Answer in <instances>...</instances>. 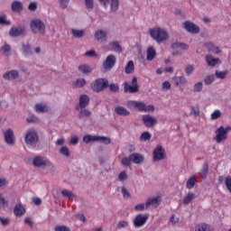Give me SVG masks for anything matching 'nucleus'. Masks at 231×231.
I'll list each match as a JSON object with an SVG mask.
<instances>
[{
  "instance_id": "nucleus-9",
  "label": "nucleus",
  "mask_w": 231,
  "mask_h": 231,
  "mask_svg": "<svg viewBox=\"0 0 231 231\" xmlns=\"http://www.w3.org/2000/svg\"><path fill=\"white\" fill-rule=\"evenodd\" d=\"M153 162H162V160H165V148L162 145H157L153 150Z\"/></svg>"
},
{
  "instance_id": "nucleus-4",
  "label": "nucleus",
  "mask_w": 231,
  "mask_h": 231,
  "mask_svg": "<svg viewBox=\"0 0 231 231\" xmlns=\"http://www.w3.org/2000/svg\"><path fill=\"white\" fill-rule=\"evenodd\" d=\"M230 131H231V126H226V128L223 125L219 126L215 131V134H216L215 140L217 143H221L222 142H225V140H227L228 133H230Z\"/></svg>"
},
{
  "instance_id": "nucleus-22",
  "label": "nucleus",
  "mask_w": 231,
  "mask_h": 231,
  "mask_svg": "<svg viewBox=\"0 0 231 231\" xmlns=\"http://www.w3.org/2000/svg\"><path fill=\"white\" fill-rule=\"evenodd\" d=\"M130 158L132 160V163H135V165H140V163H143V160H145L143 155L138 152L130 154Z\"/></svg>"
},
{
  "instance_id": "nucleus-19",
  "label": "nucleus",
  "mask_w": 231,
  "mask_h": 231,
  "mask_svg": "<svg viewBox=\"0 0 231 231\" xmlns=\"http://www.w3.org/2000/svg\"><path fill=\"white\" fill-rule=\"evenodd\" d=\"M160 203H162V197L158 196L152 199H148L145 207L146 208L149 207H153V208H158L160 206Z\"/></svg>"
},
{
  "instance_id": "nucleus-46",
  "label": "nucleus",
  "mask_w": 231,
  "mask_h": 231,
  "mask_svg": "<svg viewBox=\"0 0 231 231\" xmlns=\"http://www.w3.org/2000/svg\"><path fill=\"white\" fill-rule=\"evenodd\" d=\"M112 48L114 49V51H116V53H122V46L118 42H113Z\"/></svg>"
},
{
  "instance_id": "nucleus-64",
  "label": "nucleus",
  "mask_w": 231,
  "mask_h": 231,
  "mask_svg": "<svg viewBox=\"0 0 231 231\" xmlns=\"http://www.w3.org/2000/svg\"><path fill=\"white\" fill-rule=\"evenodd\" d=\"M0 203L4 206V207H8V200H6V199L5 198V196H3V194L0 193Z\"/></svg>"
},
{
  "instance_id": "nucleus-48",
  "label": "nucleus",
  "mask_w": 231,
  "mask_h": 231,
  "mask_svg": "<svg viewBox=\"0 0 231 231\" xmlns=\"http://www.w3.org/2000/svg\"><path fill=\"white\" fill-rule=\"evenodd\" d=\"M97 142H101L105 145H109L111 143V138L106 136H97Z\"/></svg>"
},
{
  "instance_id": "nucleus-29",
  "label": "nucleus",
  "mask_w": 231,
  "mask_h": 231,
  "mask_svg": "<svg viewBox=\"0 0 231 231\" xmlns=\"http://www.w3.org/2000/svg\"><path fill=\"white\" fill-rule=\"evenodd\" d=\"M196 199V193L189 192L183 199L184 205H189Z\"/></svg>"
},
{
  "instance_id": "nucleus-47",
  "label": "nucleus",
  "mask_w": 231,
  "mask_h": 231,
  "mask_svg": "<svg viewBox=\"0 0 231 231\" xmlns=\"http://www.w3.org/2000/svg\"><path fill=\"white\" fill-rule=\"evenodd\" d=\"M127 226H129V222L127 220H120L116 225V228H118V230L127 228Z\"/></svg>"
},
{
  "instance_id": "nucleus-54",
  "label": "nucleus",
  "mask_w": 231,
  "mask_h": 231,
  "mask_svg": "<svg viewBox=\"0 0 231 231\" xmlns=\"http://www.w3.org/2000/svg\"><path fill=\"white\" fill-rule=\"evenodd\" d=\"M85 5L88 10H93L95 8V2L93 0H85Z\"/></svg>"
},
{
  "instance_id": "nucleus-34",
  "label": "nucleus",
  "mask_w": 231,
  "mask_h": 231,
  "mask_svg": "<svg viewBox=\"0 0 231 231\" xmlns=\"http://www.w3.org/2000/svg\"><path fill=\"white\" fill-rule=\"evenodd\" d=\"M61 195L63 196V198H68L69 199H73L74 198H77V195H75V193H73V191L69 189L61 190Z\"/></svg>"
},
{
  "instance_id": "nucleus-26",
  "label": "nucleus",
  "mask_w": 231,
  "mask_h": 231,
  "mask_svg": "<svg viewBox=\"0 0 231 231\" xmlns=\"http://www.w3.org/2000/svg\"><path fill=\"white\" fill-rule=\"evenodd\" d=\"M115 113L118 115V116H129L131 115V112L127 110V108L117 106L115 107Z\"/></svg>"
},
{
  "instance_id": "nucleus-38",
  "label": "nucleus",
  "mask_w": 231,
  "mask_h": 231,
  "mask_svg": "<svg viewBox=\"0 0 231 231\" xmlns=\"http://www.w3.org/2000/svg\"><path fill=\"white\" fill-rule=\"evenodd\" d=\"M34 109L37 113H46L48 111L46 105L42 104H36Z\"/></svg>"
},
{
  "instance_id": "nucleus-58",
  "label": "nucleus",
  "mask_w": 231,
  "mask_h": 231,
  "mask_svg": "<svg viewBox=\"0 0 231 231\" xmlns=\"http://www.w3.org/2000/svg\"><path fill=\"white\" fill-rule=\"evenodd\" d=\"M135 109H137L140 112L144 111L145 103H143L142 101H137V105L135 106Z\"/></svg>"
},
{
  "instance_id": "nucleus-60",
  "label": "nucleus",
  "mask_w": 231,
  "mask_h": 231,
  "mask_svg": "<svg viewBox=\"0 0 231 231\" xmlns=\"http://www.w3.org/2000/svg\"><path fill=\"white\" fill-rule=\"evenodd\" d=\"M118 180L120 181H125L127 180V172L125 171H121L118 175Z\"/></svg>"
},
{
  "instance_id": "nucleus-10",
  "label": "nucleus",
  "mask_w": 231,
  "mask_h": 231,
  "mask_svg": "<svg viewBox=\"0 0 231 231\" xmlns=\"http://www.w3.org/2000/svg\"><path fill=\"white\" fill-rule=\"evenodd\" d=\"M182 26L184 28V30H186V32H188L189 33H199V26H198V24L190 22V21H186L182 23Z\"/></svg>"
},
{
  "instance_id": "nucleus-14",
  "label": "nucleus",
  "mask_w": 231,
  "mask_h": 231,
  "mask_svg": "<svg viewBox=\"0 0 231 231\" xmlns=\"http://www.w3.org/2000/svg\"><path fill=\"white\" fill-rule=\"evenodd\" d=\"M76 111H79L78 118L82 122H87L88 118H91V111H89L88 108H79Z\"/></svg>"
},
{
  "instance_id": "nucleus-25",
  "label": "nucleus",
  "mask_w": 231,
  "mask_h": 231,
  "mask_svg": "<svg viewBox=\"0 0 231 231\" xmlns=\"http://www.w3.org/2000/svg\"><path fill=\"white\" fill-rule=\"evenodd\" d=\"M206 62L208 66H211V68H214V66H216L217 64H220L221 60H219V58H214L212 57V55L209 54L206 56Z\"/></svg>"
},
{
  "instance_id": "nucleus-39",
  "label": "nucleus",
  "mask_w": 231,
  "mask_h": 231,
  "mask_svg": "<svg viewBox=\"0 0 231 231\" xmlns=\"http://www.w3.org/2000/svg\"><path fill=\"white\" fill-rule=\"evenodd\" d=\"M86 86V79L81 78L78 79L73 84V88H84Z\"/></svg>"
},
{
  "instance_id": "nucleus-11",
  "label": "nucleus",
  "mask_w": 231,
  "mask_h": 231,
  "mask_svg": "<svg viewBox=\"0 0 231 231\" xmlns=\"http://www.w3.org/2000/svg\"><path fill=\"white\" fill-rule=\"evenodd\" d=\"M142 121L145 127L148 128H152L156 125V124H158V120H156V118L151 115H143L142 116Z\"/></svg>"
},
{
  "instance_id": "nucleus-42",
  "label": "nucleus",
  "mask_w": 231,
  "mask_h": 231,
  "mask_svg": "<svg viewBox=\"0 0 231 231\" xmlns=\"http://www.w3.org/2000/svg\"><path fill=\"white\" fill-rule=\"evenodd\" d=\"M121 163L124 165V167H131V163H133L131 155H129V157H124L121 161Z\"/></svg>"
},
{
  "instance_id": "nucleus-31",
  "label": "nucleus",
  "mask_w": 231,
  "mask_h": 231,
  "mask_svg": "<svg viewBox=\"0 0 231 231\" xmlns=\"http://www.w3.org/2000/svg\"><path fill=\"white\" fill-rule=\"evenodd\" d=\"M86 32L84 30H77V29H72L71 30V34L75 39H82L84 37Z\"/></svg>"
},
{
  "instance_id": "nucleus-6",
  "label": "nucleus",
  "mask_w": 231,
  "mask_h": 231,
  "mask_svg": "<svg viewBox=\"0 0 231 231\" xmlns=\"http://www.w3.org/2000/svg\"><path fill=\"white\" fill-rule=\"evenodd\" d=\"M31 30L33 33H46V25L40 19L32 20L30 23Z\"/></svg>"
},
{
  "instance_id": "nucleus-13",
  "label": "nucleus",
  "mask_w": 231,
  "mask_h": 231,
  "mask_svg": "<svg viewBox=\"0 0 231 231\" xmlns=\"http://www.w3.org/2000/svg\"><path fill=\"white\" fill-rule=\"evenodd\" d=\"M89 96L83 94L79 97V104L76 105L75 109L79 110V109H85L89 106Z\"/></svg>"
},
{
  "instance_id": "nucleus-55",
  "label": "nucleus",
  "mask_w": 231,
  "mask_h": 231,
  "mask_svg": "<svg viewBox=\"0 0 231 231\" xmlns=\"http://www.w3.org/2000/svg\"><path fill=\"white\" fill-rule=\"evenodd\" d=\"M186 75L190 76L194 73V65H188L184 69Z\"/></svg>"
},
{
  "instance_id": "nucleus-8",
  "label": "nucleus",
  "mask_w": 231,
  "mask_h": 231,
  "mask_svg": "<svg viewBox=\"0 0 231 231\" xmlns=\"http://www.w3.org/2000/svg\"><path fill=\"white\" fill-rule=\"evenodd\" d=\"M115 64H116V56L110 54L103 62V69H105V71H111V69L115 68Z\"/></svg>"
},
{
  "instance_id": "nucleus-61",
  "label": "nucleus",
  "mask_w": 231,
  "mask_h": 231,
  "mask_svg": "<svg viewBox=\"0 0 231 231\" xmlns=\"http://www.w3.org/2000/svg\"><path fill=\"white\" fill-rule=\"evenodd\" d=\"M54 231H71V229L67 226H55Z\"/></svg>"
},
{
  "instance_id": "nucleus-52",
  "label": "nucleus",
  "mask_w": 231,
  "mask_h": 231,
  "mask_svg": "<svg viewBox=\"0 0 231 231\" xmlns=\"http://www.w3.org/2000/svg\"><path fill=\"white\" fill-rule=\"evenodd\" d=\"M121 192L123 195V198H125V199H129V198H131V193H129V190H127V189L125 187H122L121 188Z\"/></svg>"
},
{
  "instance_id": "nucleus-59",
  "label": "nucleus",
  "mask_w": 231,
  "mask_h": 231,
  "mask_svg": "<svg viewBox=\"0 0 231 231\" xmlns=\"http://www.w3.org/2000/svg\"><path fill=\"white\" fill-rule=\"evenodd\" d=\"M37 8H38L37 2H31L28 5V10H30V12H35Z\"/></svg>"
},
{
  "instance_id": "nucleus-1",
  "label": "nucleus",
  "mask_w": 231,
  "mask_h": 231,
  "mask_svg": "<svg viewBox=\"0 0 231 231\" xmlns=\"http://www.w3.org/2000/svg\"><path fill=\"white\" fill-rule=\"evenodd\" d=\"M150 35L152 39H153V41H156V42H158V44L165 42V41L169 39V33L167 32V31H165V29L158 27L151 29Z\"/></svg>"
},
{
  "instance_id": "nucleus-23",
  "label": "nucleus",
  "mask_w": 231,
  "mask_h": 231,
  "mask_svg": "<svg viewBox=\"0 0 231 231\" xmlns=\"http://www.w3.org/2000/svg\"><path fill=\"white\" fill-rule=\"evenodd\" d=\"M205 48L208 50V51H211V53H216L217 55H219V53H221V49L216 46L212 42H206Z\"/></svg>"
},
{
  "instance_id": "nucleus-51",
  "label": "nucleus",
  "mask_w": 231,
  "mask_h": 231,
  "mask_svg": "<svg viewBox=\"0 0 231 231\" xmlns=\"http://www.w3.org/2000/svg\"><path fill=\"white\" fill-rule=\"evenodd\" d=\"M214 80H216V77L214 75H209L204 79V83L206 86H210Z\"/></svg>"
},
{
  "instance_id": "nucleus-43",
  "label": "nucleus",
  "mask_w": 231,
  "mask_h": 231,
  "mask_svg": "<svg viewBox=\"0 0 231 231\" xmlns=\"http://www.w3.org/2000/svg\"><path fill=\"white\" fill-rule=\"evenodd\" d=\"M189 115L197 117L199 116V106H191Z\"/></svg>"
},
{
  "instance_id": "nucleus-56",
  "label": "nucleus",
  "mask_w": 231,
  "mask_h": 231,
  "mask_svg": "<svg viewBox=\"0 0 231 231\" xmlns=\"http://www.w3.org/2000/svg\"><path fill=\"white\" fill-rule=\"evenodd\" d=\"M226 73H227L226 71L216 70L215 75H216L217 79H226Z\"/></svg>"
},
{
  "instance_id": "nucleus-5",
  "label": "nucleus",
  "mask_w": 231,
  "mask_h": 231,
  "mask_svg": "<svg viewBox=\"0 0 231 231\" xmlns=\"http://www.w3.org/2000/svg\"><path fill=\"white\" fill-rule=\"evenodd\" d=\"M106 88H109V80L106 79H97L91 83V89L95 91V93H101V91H104Z\"/></svg>"
},
{
  "instance_id": "nucleus-12",
  "label": "nucleus",
  "mask_w": 231,
  "mask_h": 231,
  "mask_svg": "<svg viewBox=\"0 0 231 231\" xmlns=\"http://www.w3.org/2000/svg\"><path fill=\"white\" fill-rule=\"evenodd\" d=\"M147 219H149V215H137L134 219V226H135V228H140V226H143V225L147 223Z\"/></svg>"
},
{
  "instance_id": "nucleus-28",
  "label": "nucleus",
  "mask_w": 231,
  "mask_h": 231,
  "mask_svg": "<svg viewBox=\"0 0 231 231\" xmlns=\"http://www.w3.org/2000/svg\"><path fill=\"white\" fill-rule=\"evenodd\" d=\"M79 71L83 73V75H89L93 71V69L89 65L84 64L79 66Z\"/></svg>"
},
{
  "instance_id": "nucleus-41",
  "label": "nucleus",
  "mask_w": 231,
  "mask_h": 231,
  "mask_svg": "<svg viewBox=\"0 0 231 231\" xmlns=\"http://www.w3.org/2000/svg\"><path fill=\"white\" fill-rule=\"evenodd\" d=\"M210 226L207 224H199L195 227V231H208Z\"/></svg>"
},
{
  "instance_id": "nucleus-7",
  "label": "nucleus",
  "mask_w": 231,
  "mask_h": 231,
  "mask_svg": "<svg viewBox=\"0 0 231 231\" xmlns=\"http://www.w3.org/2000/svg\"><path fill=\"white\" fill-rule=\"evenodd\" d=\"M125 93H138L140 91V86H138V78L134 77L132 79V85H129L126 81L123 83Z\"/></svg>"
},
{
  "instance_id": "nucleus-44",
  "label": "nucleus",
  "mask_w": 231,
  "mask_h": 231,
  "mask_svg": "<svg viewBox=\"0 0 231 231\" xmlns=\"http://www.w3.org/2000/svg\"><path fill=\"white\" fill-rule=\"evenodd\" d=\"M196 179H194V177H190L187 182H186V187L187 189H194V186L196 185Z\"/></svg>"
},
{
  "instance_id": "nucleus-21",
  "label": "nucleus",
  "mask_w": 231,
  "mask_h": 231,
  "mask_svg": "<svg viewBox=\"0 0 231 231\" xmlns=\"http://www.w3.org/2000/svg\"><path fill=\"white\" fill-rule=\"evenodd\" d=\"M22 53L23 57H30L33 55V50L32 49V45L30 43H22Z\"/></svg>"
},
{
  "instance_id": "nucleus-50",
  "label": "nucleus",
  "mask_w": 231,
  "mask_h": 231,
  "mask_svg": "<svg viewBox=\"0 0 231 231\" xmlns=\"http://www.w3.org/2000/svg\"><path fill=\"white\" fill-rule=\"evenodd\" d=\"M201 89H203V82H198L193 87L194 93H200Z\"/></svg>"
},
{
  "instance_id": "nucleus-63",
  "label": "nucleus",
  "mask_w": 231,
  "mask_h": 231,
  "mask_svg": "<svg viewBox=\"0 0 231 231\" xmlns=\"http://www.w3.org/2000/svg\"><path fill=\"white\" fill-rule=\"evenodd\" d=\"M144 113H151V112H153L154 111V106L152 105H144Z\"/></svg>"
},
{
  "instance_id": "nucleus-53",
  "label": "nucleus",
  "mask_w": 231,
  "mask_h": 231,
  "mask_svg": "<svg viewBox=\"0 0 231 231\" xmlns=\"http://www.w3.org/2000/svg\"><path fill=\"white\" fill-rule=\"evenodd\" d=\"M221 110H215L212 114H211V120H217V118H221Z\"/></svg>"
},
{
  "instance_id": "nucleus-27",
  "label": "nucleus",
  "mask_w": 231,
  "mask_h": 231,
  "mask_svg": "<svg viewBox=\"0 0 231 231\" xmlns=\"http://www.w3.org/2000/svg\"><path fill=\"white\" fill-rule=\"evenodd\" d=\"M154 57H156V50L154 47H149L146 52V60H153Z\"/></svg>"
},
{
  "instance_id": "nucleus-62",
  "label": "nucleus",
  "mask_w": 231,
  "mask_h": 231,
  "mask_svg": "<svg viewBox=\"0 0 231 231\" xmlns=\"http://www.w3.org/2000/svg\"><path fill=\"white\" fill-rule=\"evenodd\" d=\"M0 24L10 25V21L6 20V15L0 16Z\"/></svg>"
},
{
  "instance_id": "nucleus-16",
  "label": "nucleus",
  "mask_w": 231,
  "mask_h": 231,
  "mask_svg": "<svg viewBox=\"0 0 231 231\" xmlns=\"http://www.w3.org/2000/svg\"><path fill=\"white\" fill-rule=\"evenodd\" d=\"M94 37L97 42H107V32L104 30L96 31Z\"/></svg>"
},
{
  "instance_id": "nucleus-33",
  "label": "nucleus",
  "mask_w": 231,
  "mask_h": 231,
  "mask_svg": "<svg viewBox=\"0 0 231 231\" xmlns=\"http://www.w3.org/2000/svg\"><path fill=\"white\" fill-rule=\"evenodd\" d=\"M84 143H91V142H98L97 135L87 134L83 137Z\"/></svg>"
},
{
  "instance_id": "nucleus-36",
  "label": "nucleus",
  "mask_w": 231,
  "mask_h": 231,
  "mask_svg": "<svg viewBox=\"0 0 231 231\" xmlns=\"http://www.w3.org/2000/svg\"><path fill=\"white\" fill-rule=\"evenodd\" d=\"M120 6V0H110V9L112 12H117Z\"/></svg>"
},
{
  "instance_id": "nucleus-24",
  "label": "nucleus",
  "mask_w": 231,
  "mask_h": 231,
  "mask_svg": "<svg viewBox=\"0 0 231 231\" xmlns=\"http://www.w3.org/2000/svg\"><path fill=\"white\" fill-rule=\"evenodd\" d=\"M14 213L16 217H21V216H24V214H26V209L22 203H18L14 208Z\"/></svg>"
},
{
  "instance_id": "nucleus-20",
  "label": "nucleus",
  "mask_w": 231,
  "mask_h": 231,
  "mask_svg": "<svg viewBox=\"0 0 231 231\" xmlns=\"http://www.w3.org/2000/svg\"><path fill=\"white\" fill-rule=\"evenodd\" d=\"M11 10L15 14H21V12L23 10V2L19 0L13 1L11 4Z\"/></svg>"
},
{
  "instance_id": "nucleus-37",
  "label": "nucleus",
  "mask_w": 231,
  "mask_h": 231,
  "mask_svg": "<svg viewBox=\"0 0 231 231\" xmlns=\"http://www.w3.org/2000/svg\"><path fill=\"white\" fill-rule=\"evenodd\" d=\"M201 176L203 180H207V176L208 175V162H205L200 170Z\"/></svg>"
},
{
  "instance_id": "nucleus-3",
  "label": "nucleus",
  "mask_w": 231,
  "mask_h": 231,
  "mask_svg": "<svg viewBox=\"0 0 231 231\" xmlns=\"http://www.w3.org/2000/svg\"><path fill=\"white\" fill-rule=\"evenodd\" d=\"M32 165H33V167H37L39 169H41V168L44 169L46 167H48L49 169L55 168V166L53 165V162H51V161H50L49 159L42 157L41 155L33 158Z\"/></svg>"
},
{
  "instance_id": "nucleus-32",
  "label": "nucleus",
  "mask_w": 231,
  "mask_h": 231,
  "mask_svg": "<svg viewBox=\"0 0 231 231\" xmlns=\"http://www.w3.org/2000/svg\"><path fill=\"white\" fill-rule=\"evenodd\" d=\"M125 71L126 75H131L134 71V62L133 60H129L125 66Z\"/></svg>"
},
{
  "instance_id": "nucleus-57",
  "label": "nucleus",
  "mask_w": 231,
  "mask_h": 231,
  "mask_svg": "<svg viewBox=\"0 0 231 231\" xmlns=\"http://www.w3.org/2000/svg\"><path fill=\"white\" fill-rule=\"evenodd\" d=\"M59 4L62 10H66L69 5V0H59Z\"/></svg>"
},
{
  "instance_id": "nucleus-18",
  "label": "nucleus",
  "mask_w": 231,
  "mask_h": 231,
  "mask_svg": "<svg viewBox=\"0 0 231 231\" xmlns=\"http://www.w3.org/2000/svg\"><path fill=\"white\" fill-rule=\"evenodd\" d=\"M5 142L7 145H14L15 143V139H14V130L7 129L4 132Z\"/></svg>"
},
{
  "instance_id": "nucleus-15",
  "label": "nucleus",
  "mask_w": 231,
  "mask_h": 231,
  "mask_svg": "<svg viewBox=\"0 0 231 231\" xmlns=\"http://www.w3.org/2000/svg\"><path fill=\"white\" fill-rule=\"evenodd\" d=\"M25 32L26 28L24 26L13 27L9 31V35H11V37H21V35H24Z\"/></svg>"
},
{
  "instance_id": "nucleus-2",
  "label": "nucleus",
  "mask_w": 231,
  "mask_h": 231,
  "mask_svg": "<svg viewBox=\"0 0 231 231\" xmlns=\"http://www.w3.org/2000/svg\"><path fill=\"white\" fill-rule=\"evenodd\" d=\"M25 143L27 147H32L35 149L37 147V143H39V134L35 129H29L25 134Z\"/></svg>"
},
{
  "instance_id": "nucleus-17",
  "label": "nucleus",
  "mask_w": 231,
  "mask_h": 231,
  "mask_svg": "<svg viewBox=\"0 0 231 231\" xmlns=\"http://www.w3.org/2000/svg\"><path fill=\"white\" fill-rule=\"evenodd\" d=\"M3 79L5 80H15L16 79H19V70H8L3 74Z\"/></svg>"
},
{
  "instance_id": "nucleus-30",
  "label": "nucleus",
  "mask_w": 231,
  "mask_h": 231,
  "mask_svg": "<svg viewBox=\"0 0 231 231\" xmlns=\"http://www.w3.org/2000/svg\"><path fill=\"white\" fill-rule=\"evenodd\" d=\"M173 80L176 86H185L187 84V78L184 76L174 77Z\"/></svg>"
},
{
  "instance_id": "nucleus-49",
  "label": "nucleus",
  "mask_w": 231,
  "mask_h": 231,
  "mask_svg": "<svg viewBox=\"0 0 231 231\" xmlns=\"http://www.w3.org/2000/svg\"><path fill=\"white\" fill-rule=\"evenodd\" d=\"M108 88L111 93H118V91H120V87L118 86V84L116 83H111L110 85L108 83Z\"/></svg>"
},
{
  "instance_id": "nucleus-35",
  "label": "nucleus",
  "mask_w": 231,
  "mask_h": 231,
  "mask_svg": "<svg viewBox=\"0 0 231 231\" xmlns=\"http://www.w3.org/2000/svg\"><path fill=\"white\" fill-rule=\"evenodd\" d=\"M1 51L3 55H5V57H8L10 56V51H12V46H10V44L8 43H5L1 48Z\"/></svg>"
},
{
  "instance_id": "nucleus-40",
  "label": "nucleus",
  "mask_w": 231,
  "mask_h": 231,
  "mask_svg": "<svg viewBox=\"0 0 231 231\" xmlns=\"http://www.w3.org/2000/svg\"><path fill=\"white\" fill-rule=\"evenodd\" d=\"M151 138H152V135L149 132H143L140 136L141 142H149Z\"/></svg>"
},
{
  "instance_id": "nucleus-45",
  "label": "nucleus",
  "mask_w": 231,
  "mask_h": 231,
  "mask_svg": "<svg viewBox=\"0 0 231 231\" xmlns=\"http://www.w3.org/2000/svg\"><path fill=\"white\" fill-rule=\"evenodd\" d=\"M60 153L62 156H65L66 158H69L70 152H69V148L68 146H63L60 149Z\"/></svg>"
}]
</instances>
